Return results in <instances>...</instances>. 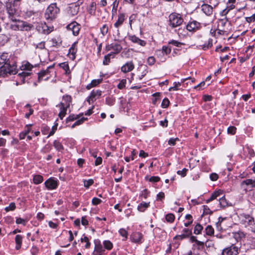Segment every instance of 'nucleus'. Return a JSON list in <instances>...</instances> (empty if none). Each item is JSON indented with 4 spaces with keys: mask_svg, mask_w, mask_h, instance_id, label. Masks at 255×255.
<instances>
[{
    "mask_svg": "<svg viewBox=\"0 0 255 255\" xmlns=\"http://www.w3.org/2000/svg\"><path fill=\"white\" fill-rule=\"evenodd\" d=\"M0 77L17 73V69L15 57L7 52L0 53Z\"/></svg>",
    "mask_w": 255,
    "mask_h": 255,
    "instance_id": "obj_1",
    "label": "nucleus"
},
{
    "mask_svg": "<svg viewBox=\"0 0 255 255\" xmlns=\"http://www.w3.org/2000/svg\"><path fill=\"white\" fill-rule=\"evenodd\" d=\"M182 16L177 13L172 12L168 17V26L171 28H175L180 26L183 22Z\"/></svg>",
    "mask_w": 255,
    "mask_h": 255,
    "instance_id": "obj_2",
    "label": "nucleus"
},
{
    "mask_svg": "<svg viewBox=\"0 0 255 255\" xmlns=\"http://www.w3.org/2000/svg\"><path fill=\"white\" fill-rule=\"evenodd\" d=\"M59 8L57 6L56 3L51 4L47 8L45 12V17L47 19L51 20L55 19L59 12Z\"/></svg>",
    "mask_w": 255,
    "mask_h": 255,
    "instance_id": "obj_3",
    "label": "nucleus"
},
{
    "mask_svg": "<svg viewBox=\"0 0 255 255\" xmlns=\"http://www.w3.org/2000/svg\"><path fill=\"white\" fill-rule=\"evenodd\" d=\"M241 223L245 227L248 226H253L255 225L254 218L250 215L245 213L240 215Z\"/></svg>",
    "mask_w": 255,
    "mask_h": 255,
    "instance_id": "obj_4",
    "label": "nucleus"
},
{
    "mask_svg": "<svg viewBox=\"0 0 255 255\" xmlns=\"http://www.w3.org/2000/svg\"><path fill=\"white\" fill-rule=\"evenodd\" d=\"M239 250V248L232 243L231 246L222 251V255H238Z\"/></svg>",
    "mask_w": 255,
    "mask_h": 255,
    "instance_id": "obj_5",
    "label": "nucleus"
},
{
    "mask_svg": "<svg viewBox=\"0 0 255 255\" xmlns=\"http://www.w3.org/2000/svg\"><path fill=\"white\" fill-rule=\"evenodd\" d=\"M66 28L68 30L72 31L73 34L76 36L79 34L81 26L79 23L74 21L69 24L66 26Z\"/></svg>",
    "mask_w": 255,
    "mask_h": 255,
    "instance_id": "obj_6",
    "label": "nucleus"
},
{
    "mask_svg": "<svg viewBox=\"0 0 255 255\" xmlns=\"http://www.w3.org/2000/svg\"><path fill=\"white\" fill-rule=\"evenodd\" d=\"M102 92L100 90L92 91L90 96L87 99V101L91 104L93 103L97 98H99L101 96Z\"/></svg>",
    "mask_w": 255,
    "mask_h": 255,
    "instance_id": "obj_7",
    "label": "nucleus"
},
{
    "mask_svg": "<svg viewBox=\"0 0 255 255\" xmlns=\"http://www.w3.org/2000/svg\"><path fill=\"white\" fill-rule=\"evenodd\" d=\"M54 67V65L48 66L46 69L41 71L38 73V82H40L42 80H47L49 77H47L46 78H44L45 76L48 75L50 73L49 70L52 69Z\"/></svg>",
    "mask_w": 255,
    "mask_h": 255,
    "instance_id": "obj_8",
    "label": "nucleus"
},
{
    "mask_svg": "<svg viewBox=\"0 0 255 255\" xmlns=\"http://www.w3.org/2000/svg\"><path fill=\"white\" fill-rule=\"evenodd\" d=\"M11 20L12 21H16L15 24L11 25L12 29H13L14 30H18L23 31L24 27V24H25V21H21V20H16L15 19H13V18H11Z\"/></svg>",
    "mask_w": 255,
    "mask_h": 255,
    "instance_id": "obj_9",
    "label": "nucleus"
},
{
    "mask_svg": "<svg viewBox=\"0 0 255 255\" xmlns=\"http://www.w3.org/2000/svg\"><path fill=\"white\" fill-rule=\"evenodd\" d=\"M57 107H58L60 109V112L58 114V117L61 120H62L63 118L66 116L67 109L69 107H68V105H64L63 103L59 104Z\"/></svg>",
    "mask_w": 255,
    "mask_h": 255,
    "instance_id": "obj_10",
    "label": "nucleus"
},
{
    "mask_svg": "<svg viewBox=\"0 0 255 255\" xmlns=\"http://www.w3.org/2000/svg\"><path fill=\"white\" fill-rule=\"evenodd\" d=\"M45 185L48 189H55L58 185L57 181L52 178H49L45 182Z\"/></svg>",
    "mask_w": 255,
    "mask_h": 255,
    "instance_id": "obj_11",
    "label": "nucleus"
},
{
    "mask_svg": "<svg viewBox=\"0 0 255 255\" xmlns=\"http://www.w3.org/2000/svg\"><path fill=\"white\" fill-rule=\"evenodd\" d=\"M128 38L129 40L131 41L133 43L139 44L141 46H144L146 44L145 41L140 39L134 35H128Z\"/></svg>",
    "mask_w": 255,
    "mask_h": 255,
    "instance_id": "obj_12",
    "label": "nucleus"
},
{
    "mask_svg": "<svg viewBox=\"0 0 255 255\" xmlns=\"http://www.w3.org/2000/svg\"><path fill=\"white\" fill-rule=\"evenodd\" d=\"M37 30L41 33L48 34L52 31L45 23H40L37 27Z\"/></svg>",
    "mask_w": 255,
    "mask_h": 255,
    "instance_id": "obj_13",
    "label": "nucleus"
},
{
    "mask_svg": "<svg viewBox=\"0 0 255 255\" xmlns=\"http://www.w3.org/2000/svg\"><path fill=\"white\" fill-rule=\"evenodd\" d=\"M134 68V65L132 61L127 62L124 65L122 68L121 70L124 73H127L132 71Z\"/></svg>",
    "mask_w": 255,
    "mask_h": 255,
    "instance_id": "obj_14",
    "label": "nucleus"
},
{
    "mask_svg": "<svg viewBox=\"0 0 255 255\" xmlns=\"http://www.w3.org/2000/svg\"><path fill=\"white\" fill-rule=\"evenodd\" d=\"M200 27V23L196 21L189 22L186 25V29L189 31H194L198 29Z\"/></svg>",
    "mask_w": 255,
    "mask_h": 255,
    "instance_id": "obj_15",
    "label": "nucleus"
},
{
    "mask_svg": "<svg viewBox=\"0 0 255 255\" xmlns=\"http://www.w3.org/2000/svg\"><path fill=\"white\" fill-rule=\"evenodd\" d=\"M77 42H74L69 50L68 55L72 60L75 59L76 57V54L77 51Z\"/></svg>",
    "mask_w": 255,
    "mask_h": 255,
    "instance_id": "obj_16",
    "label": "nucleus"
},
{
    "mask_svg": "<svg viewBox=\"0 0 255 255\" xmlns=\"http://www.w3.org/2000/svg\"><path fill=\"white\" fill-rule=\"evenodd\" d=\"M79 10V5L76 4H72L68 7V12L71 15L74 16L78 13Z\"/></svg>",
    "mask_w": 255,
    "mask_h": 255,
    "instance_id": "obj_17",
    "label": "nucleus"
},
{
    "mask_svg": "<svg viewBox=\"0 0 255 255\" xmlns=\"http://www.w3.org/2000/svg\"><path fill=\"white\" fill-rule=\"evenodd\" d=\"M142 234L139 232H135L133 233L130 239L131 242L135 243H141V240L142 239Z\"/></svg>",
    "mask_w": 255,
    "mask_h": 255,
    "instance_id": "obj_18",
    "label": "nucleus"
},
{
    "mask_svg": "<svg viewBox=\"0 0 255 255\" xmlns=\"http://www.w3.org/2000/svg\"><path fill=\"white\" fill-rule=\"evenodd\" d=\"M202 10L207 15H211L213 13V7L208 4H203L201 6Z\"/></svg>",
    "mask_w": 255,
    "mask_h": 255,
    "instance_id": "obj_19",
    "label": "nucleus"
},
{
    "mask_svg": "<svg viewBox=\"0 0 255 255\" xmlns=\"http://www.w3.org/2000/svg\"><path fill=\"white\" fill-rule=\"evenodd\" d=\"M125 20V14L124 13H119L118 15V18L117 21L115 23L114 26L116 28H119L121 26Z\"/></svg>",
    "mask_w": 255,
    "mask_h": 255,
    "instance_id": "obj_20",
    "label": "nucleus"
},
{
    "mask_svg": "<svg viewBox=\"0 0 255 255\" xmlns=\"http://www.w3.org/2000/svg\"><path fill=\"white\" fill-rule=\"evenodd\" d=\"M22 237L21 235H17L15 238V241L16 243L15 249L18 250L20 249L22 244Z\"/></svg>",
    "mask_w": 255,
    "mask_h": 255,
    "instance_id": "obj_21",
    "label": "nucleus"
},
{
    "mask_svg": "<svg viewBox=\"0 0 255 255\" xmlns=\"http://www.w3.org/2000/svg\"><path fill=\"white\" fill-rule=\"evenodd\" d=\"M102 82V79H94L93 80L91 83L88 84L86 88L87 89L90 90L91 88L96 86Z\"/></svg>",
    "mask_w": 255,
    "mask_h": 255,
    "instance_id": "obj_22",
    "label": "nucleus"
},
{
    "mask_svg": "<svg viewBox=\"0 0 255 255\" xmlns=\"http://www.w3.org/2000/svg\"><path fill=\"white\" fill-rule=\"evenodd\" d=\"M242 185L245 184L251 187H255V178L254 179H247L243 181Z\"/></svg>",
    "mask_w": 255,
    "mask_h": 255,
    "instance_id": "obj_23",
    "label": "nucleus"
},
{
    "mask_svg": "<svg viewBox=\"0 0 255 255\" xmlns=\"http://www.w3.org/2000/svg\"><path fill=\"white\" fill-rule=\"evenodd\" d=\"M33 66L29 62H24L20 67V69L22 71H31Z\"/></svg>",
    "mask_w": 255,
    "mask_h": 255,
    "instance_id": "obj_24",
    "label": "nucleus"
},
{
    "mask_svg": "<svg viewBox=\"0 0 255 255\" xmlns=\"http://www.w3.org/2000/svg\"><path fill=\"white\" fill-rule=\"evenodd\" d=\"M72 102L71 97L69 95H65L63 97V101L60 103H63L65 106H68L69 107Z\"/></svg>",
    "mask_w": 255,
    "mask_h": 255,
    "instance_id": "obj_25",
    "label": "nucleus"
},
{
    "mask_svg": "<svg viewBox=\"0 0 255 255\" xmlns=\"http://www.w3.org/2000/svg\"><path fill=\"white\" fill-rule=\"evenodd\" d=\"M53 146L58 151H62L64 147L62 143L58 140H55L53 142Z\"/></svg>",
    "mask_w": 255,
    "mask_h": 255,
    "instance_id": "obj_26",
    "label": "nucleus"
},
{
    "mask_svg": "<svg viewBox=\"0 0 255 255\" xmlns=\"http://www.w3.org/2000/svg\"><path fill=\"white\" fill-rule=\"evenodd\" d=\"M149 206V203L142 202L137 207L140 212H144Z\"/></svg>",
    "mask_w": 255,
    "mask_h": 255,
    "instance_id": "obj_27",
    "label": "nucleus"
},
{
    "mask_svg": "<svg viewBox=\"0 0 255 255\" xmlns=\"http://www.w3.org/2000/svg\"><path fill=\"white\" fill-rule=\"evenodd\" d=\"M43 181V177L40 175H35L33 176V181L35 184H39Z\"/></svg>",
    "mask_w": 255,
    "mask_h": 255,
    "instance_id": "obj_28",
    "label": "nucleus"
},
{
    "mask_svg": "<svg viewBox=\"0 0 255 255\" xmlns=\"http://www.w3.org/2000/svg\"><path fill=\"white\" fill-rule=\"evenodd\" d=\"M31 74L30 71H23L21 73H18V76H19L20 78H22L21 81L22 82V83H24L25 78L26 77L29 76Z\"/></svg>",
    "mask_w": 255,
    "mask_h": 255,
    "instance_id": "obj_29",
    "label": "nucleus"
},
{
    "mask_svg": "<svg viewBox=\"0 0 255 255\" xmlns=\"http://www.w3.org/2000/svg\"><path fill=\"white\" fill-rule=\"evenodd\" d=\"M205 232L207 236H212L214 234V229L211 225H208L205 229Z\"/></svg>",
    "mask_w": 255,
    "mask_h": 255,
    "instance_id": "obj_30",
    "label": "nucleus"
},
{
    "mask_svg": "<svg viewBox=\"0 0 255 255\" xmlns=\"http://www.w3.org/2000/svg\"><path fill=\"white\" fill-rule=\"evenodd\" d=\"M203 229V228L202 226L198 223L194 228V233L196 235L200 234Z\"/></svg>",
    "mask_w": 255,
    "mask_h": 255,
    "instance_id": "obj_31",
    "label": "nucleus"
},
{
    "mask_svg": "<svg viewBox=\"0 0 255 255\" xmlns=\"http://www.w3.org/2000/svg\"><path fill=\"white\" fill-rule=\"evenodd\" d=\"M219 204L220 205V206L221 207L224 208L227 207L228 205V203L225 198V196H223L221 198H220L219 200Z\"/></svg>",
    "mask_w": 255,
    "mask_h": 255,
    "instance_id": "obj_32",
    "label": "nucleus"
},
{
    "mask_svg": "<svg viewBox=\"0 0 255 255\" xmlns=\"http://www.w3.org/2000/svg\"><path fill=\"white\" fill-rule=\"evenodd\" d=\"M122 47L121 45L119 44H116L113 45V50L114 51L113 52L115 54L119 53L121 50Z\"/></svg>",
    "mask_w": 255,
    "mask_h": 255,
    "instance_id": "obj_33",
    "label": "nucleus"
},
{
    "mask_svg": "<svg viewBox=\"0 0 255 255\" xmlns=\"http://www.w3.org/2000/svg\"><path fill=\"white\" fill-rule=\"evenodd\" d=\"M16 208V205L15 204L14 202H11L9 204V206L7 207H6L4 208V210L8 212L9 211H14Z\"/></svg>",
    "mask_w": 255,
    "mask_h": 255,
    "instance_id": "obj_34",
    "label": "nucleus"
},
{
    "mask_svg": "<svg viewBox=\"0 0 255 255\" xmlns=\"http://www.w3.org/2000/svg\"><path fill=\"white\" fill-rule=\"evenodd\" d=\"M23 31H29L34 29V26L30 23L25 21Z\"/></svg>",
    "mask_w": 255,
    "mask_h": 255,
    "instance_id": "obj_35",
    "label": "nucleus"
},
{
    "mask_svg": "<svg viewBox=\"0 0 255 255\" xmlns=\"http://www.w3.org/2000/svg\"><path fill=\"white\" fill-rule=\"evenodd\" d=\"M119 232V234H120V235L124 238L123 240H127V239L128 238V232L125 229H123V228L120 229Z\"/></svg>",
    "mask_w": 255,
    "mask_h": 255,
    "instance_id": "obj_36",
    "label": "nucleus"
},
{
    "mask_svg": "<svg viewBox=\"0 0 255 255\" xmlns=\"http://www.w3.org/2000/svg\"><path fill=\"white\" fill-rule=\"evenodd\" d=\"M165 219L167 222L172 223L175 220V216L173 214L169 213L166 215Z\"/></svg>",
    "mask_w": 255,
    "mask_h": 255,
    "instance_id": "obj_37",
    "label": "nucleus"
},
{
    "mask_svg": "<svg viewBox=\"0 0 255 255\" xmlns=\"http://www.w3.org/2000/svg\"><path fill=\"white\" fill-rule=\"evenodd\" d=\"M161 51L163 54L168 55L170 53L171 49L167 46H163Z\"/></svg>",
    "mask_w": 255,
    "mask_h": 255,
    "instance_id": "obj_38",
    "label": "nucleus"
},
{
    "mask_svg": "<svg viewBox=\"0 0 255 255\" xmlns=\"http://www.w3.org/2000/svg\"><path fill=\"white\" fill-rule=\"evenodd\" d=\"M28 222L27 219H24L21 218H16L15 223L17 224H22L25 226L26 223Z\"/></svg>",
    "mask_w": 255,
    "mask_h": 255,
    "instance_id": "obj_39",
    "label": "nucleus"
},
{
    "mask_svg": "<svg viewBox=\"0 0 255 255\" xmlns=\"http://www.w3.org/2000/svg\"><path fill=\"white\" fill-rule=\"evenodd\" d=\"M86 120H87V118H82L81 119H79V120H77L72 126L71 128H75L77 126H79V125H81Z\"/></svg>",
    "mask_w": 255,
    "mask_h": 255,
    "instance_id": "obj_40",
    "label": "nucleus"
},
{
    "mask_svg": "<svg viewBox=\"0 0 255 255\" xmlns=\"http://www.w3.org/2000/svg\"><path fill=\"white\" fill-rule=\"evenodd\" d=\"M83 182L84 187L88 188L94 183V180L92 179L84 180Z\"/></svg>",
    "mask_w": 255,
    "mask_h": 255,
    "instance_id": "obj_41",
    "label": "nucleus"
},
{
    "mask_svg": "<svg viewBox=\"0 0 255 255\" xmlns=\"http://www.w3.org/2000/svg\"><path fill=\"white\" fill-rule=\"evenodd\" d=\"M80 118L79 115H71L66 119V122L73 121Z\"/></svg>",
    "mask_w": 255,
    "mask_h": 255,
    "instance_id": "obj_42",
    "label": "nucleus"
},
{
    "mask_svg": "<svg viewBox=\"0 0 255 255\" xmlns=\"http://www.w3.org/2000/svg\"><path fill=\"white\" fill-rule=\"evenodd\" d=\"M81 242H86V244L85 245V248L88 249L90 248L91 246V243L89 242V239L87 237L85 236L84 238H82L81 239Z\"/></svg>",
    "mask_w": 255,
    "mask_h": 255,
    "instance_id": "obj_43",
    "label": "nucleus"
},
{
    "mask_svg": "<svg viewBox=\"0 0 255 255\" xmlns=\"http://www.w3.org/2000/svg\"><path fill=\"white\" fill-rule=\"evenodd\" d=\"M181 86V83L180 82H174V86L173 87H171L169 88V91H177L179 89L178 88Z\"/></svg>",
    "mask_w": 255,
    "mask_h": 255,
    "instance_id": "obj_44",
    "label": "nucleus"
},
{
    "mask_svg": "<svg viewBox=\"0 0 255 255\" xmlns=\"http://www.w3.org/2000/svg\"><path fill=\"white\" fill-rule=\"evenodd\" d=\"M104 247L107 250H111L113 248L112 243L109 241H105L104 242Z\"/></svg>",
    "mask_w": 255,
    "mask_h": 255,
    "instance_id": "obj_45",
    "label": "nucleus"
},
{
    "mask_svg": "<svg viewBox=\"0 0 255 255\" xmlns=\"http://www.w3.org/2000/svg\"><path fill=\"white\" fill-rule=\"evenodd\" d=\"M244 234L243 233H236L234 234L233 237L237 242L239 241L242 237H244Z\"/></svg>",
    "mask_w": 255,
    "mask_h": 255,
    "instance_id": "obj_46",
    "label": "nucleus"
},
{
    "mask_svg": "<svg viewBox=\"0 0 255 255\" xmlns=\"http://www.w3.org/2000/svg\"><path fill=\"white\" fill-rule=\"evenodd\" d=\"M179 141V139L178 137L170 138L168 141V143L169 145L174 146L176 144V141Z\"/></svg>",
    "mask_w": 255,
    "mask_h": 255,
    "instance_id": "obj_47",
    "label": "nucleus"
},
{
    "mask_svg": "<svg viewBox=\"0 0 255 255\" xmlns=\"http://www.w3.org/2000/svg\"><path fill=\"white\" fill-rule=\"evenodd\" d=\"M108 26L107 24H104L103 25V26L101 28V32L103 35H105L108 32Z\"/></svg>",
    "mask_w": 255,
    "mask_h": 255,
    "instance_id": "obj_48",
    "label": "nucleus"
},
{
    "mask_svg": "<svg viewBox=\"0 0 255 255\" xmlns=\"http://www.w3.org/2000/svg\"><path fill=\"white\" fill-rule=\"evenodd\" d=\"M236 129L235 127L230 126L228 128L227 131L228 133L234 135L236 133Z\"/></svg>",
    "mask_w": 255,
    "mask_h": 255,
    "instance_id": "obj_49",
    "label": "nucleus"
},
{
    "mask_svg": "<svg viewBox=\"0 0 255 255\" xmlns=\"http://www.w3.org/2000/svg\"><path fill=\"white\" fill-rule=\"evenodd\" d=\"M169 101L167 98H164L162 102L161 107L163 108H166L169 105Z\"/></svg>",
    "mask_w": 255,
    "mask_h": 255,
    "instance_id": "obj_50",
    "label": "nucleus"
},
{
    "mask_svg": "<svg viewBox=\"0 0 255 255\" xmlns=\"http://www.w3.org/2000/svg\"><path fill=\"white\" fill-rule=\"evenodd\" d=\"M25 108H29V112L26 113L25 115V117L27 119H28L30 115H31L33 113V110L30 108V105L29 104H27L25 106Z\"/></svg>",
    "mask_w": 255,
    "mask_h": 255,
    "instance_id": "obj_51",
    "label": "nucleus"
},
{
    "mask_svg": "<svg viewBox=\"0 0 255 255\" xmlns=\"http://www.w3.org/2000/svg\"><path fill=\"white\" fill-rule=\"evenodd\" d=\"M127 83V80L126 79H123L120 81V82L118 85V88L119 89H122L125 87L126 84Z\"/></svg>",
    "mask_w": 255,
    "mask_h": 255,
    "instance_id": "obj_52",
    "label": "nucleus"
},
{
    "mask_svg": "<svg viewBox=\"0 0 255 255\" xmlns=\"http://www.w3.org/2000/svg\"><path fill=\"white\" fill-rule=\"evenodd\" d=\"M222 191L219 190L214 192L211 196V199H215L222 194Z\"/></svg>",
    "mask_w": 255,
    "mask_h": 255,
    "instance_id": "obj_53",
    "label": "nucleus"
},
{
    "mask_svg": "<svg viewBox=\"0 0 255 255\" xmlns=\"http://www.w3.org/2000/svg\"><path fill=\"white\" fill-rule=\"evenodd\" d=\"M182 233L185 235L187 238L189 237L192 234V231L187 228L183 230Z\"/></svg>",
    "mask_w": 255,
    "mask_h": 255,
    "instance_id": "obj_54",
    "label": "nucleus"
},
{
    "mask_svg": "<svg viewBox=\"0 0 255 255\" xmlns=\"http://www.w3.org/2000/svg\"><path fill=\"white\" fill-rule=\"evenodd\" d=\"M188 171V169L183 168L182 170H178L177 172V174L181 175L182 177H185L186 175V172Z\"/></svg>",
    "mask_w": 255,
    "mask_h": 255,
    "instance_id": "obj_55",
    "label": "nucleus"
},
{
    "mask_svg": "<svg viewBox=\"0 0 255 255\" xmlns=\"http://www.w3.org/2000/svg\"><path fill=\"white\" fill-rule=\"evenodd\" d=\"M212 46V39H209L208 41V44H204L203 47V49L204 50H206L207 49H208L209 48L211 47Z\"/></svg>",
    "mask_w": 255,
    "mask_h": 255,
    "instance_id": "obj_56",
    "label": "nucleus"
},
{
    "mask_svg": "<svg viewBox=\"0 0 255 255\" xmlns=\"http://www.w3.org/2000/svg\"><path fill=\"white\" fill-rule=\"evenodd\" d=\"M169 44H171L172 45H174L176 46H179L180 45H184L183 43H181L180 42H178V41L175 40H172L168 42Z\"/></svg>",
    "mask_w": 255,
    "mask_h": 255,
    "instance_id": "obj_57",
    "label": "nucleus"
},
{
    "mask_svg": "<svg viewBox=\"0 0 255 255\" xmlns=\"http://www.w3.org/2000/svg\"><path fill=\"white\" fill-rule=\"evenodd\" d=\"M102 202V200L98 198L94 197L93 198L92 203L94 205H97Z\"/></svg>",
    "mask_w": 255,
    "mask_h": 255,
    "instance_id": "obj_58",
    "label": "nucleus"
},
{
    "mask_svg": "<svg viewBox=\"0 0 255 255\" xmlns=\"http://www.w3.org/2000/svg\"><path fill=\"white\" fill-rule=\"evenodd\" d=\"M57 126H58V124H56L52 127L51 130L49 133L48 136H51L54 134V133L55 132V131L57 130Z\"/></svg>",
    "mask_w": 255,
    "mask_h": 255,
    "instance_id": "obj_59",
    "label": "nucleus"
},
{
    "mask_svg": "<svg viewBox=\"0 0 255 255\" xmlns=\"http://www.w3.org/2000/svg\"><path fill=\"white\" fill-rule=\"evenodd\" d=\"M155 61V58L153 56H150L148 58L147 62L149 65H152L154 64Z\"/></svg>",
    "mask_w": 255,
    "mask_h": 255,
    "instance_id": "obj_60",
    "label": "nucleus"
},
{
    "mask_svg": "<svg viewBox=\"0 0 255 255\" xmlns=\"http://www.w3.org/2000/svg\"><path fill=\"white\" fill-rule=\"evenodd\" d=\"M160 178L158 176H152L149 178V181L151 182L155 183L159 181Z\"/></svg>",
    "mask_w": 255,
    "mask_h": 255,
    "instance_id": "obj_61",
    "label": "nucleus"
},
{
    "mask_svg": "<svg viewBox=\"0 0 255 255\" xmlns=\"http://www.w3.org/2000/svg\"><path fill=\"white\" fill-rule=\"evenodd\" d=\"M51 41L53 46H59L61 44V41L59 42L55 38L52 39Z\"/></svg>",
    "mask_w": 255,
    "mask_h": 255,
    "instance_id": "obj_62",
    "label": "nucleus"
},
{
    "mask_svg": "<svg viewBox=\"0 0 255 255\" xmlns=\"http://www.w3.org/2000/svg\"><path fill=\"white\" fill-rule=\"evenodd\" d=\"M110 62V58L109 57V55H105L104 57L103 62V64L104 65H107L109 64Z\"/></svg>",
    "mask_w": 255,
    "mask_h": 255,
    "instance_id": "obj_63",
    "label": "nucleus"
},
{
    "mask_svg": "<svg viewBox=\"0 0 255 255\" xmlns=\"http://www.w3.org/2000/svg\"><path fill=\"white\" fill-rule=\"evenodd\" d=\"M210 178L212 181H216L218 178V175L215 173H213L210 174Z\"/></svg>",
    "mask_w": 255,
    "mask_h": 255,
    "instance_id": "obj_64",
    "label": "nucleus"
}]
</instances>
